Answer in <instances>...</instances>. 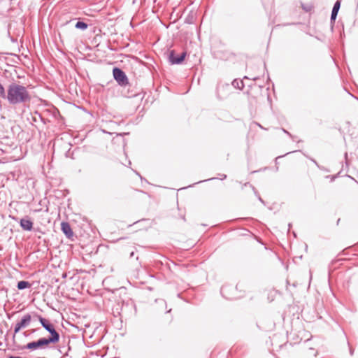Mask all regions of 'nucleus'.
I'll use <instances>...</instances> for the list:
<instances>
[{"label":"nucleus","mask_w":358,"mask_h":358,"mask_svg":"<svg viewBox=\"0 0 358 358\" xmlns=\"http://www.w3.org/2000/svg\"><path fill=\"white\" fill-rule=\"evenodd\" d=\"M31 94L27 87L20 82L13 81L8 85V94L7 101L10 105H29L31 101Z\"/></svg>","instance_id":"1"},{"label":"nucleus","mask_w":358,"mask_h":358,"mask_svg":"<svg viewBox=\"0 0 358 358\" xmlns=\"http://www.w3.org/2000/svg\"><path fill=\"white\" fill-rule=\"evenodd\" d=\"M33 318L38 320L41 326L50 334V336L47 338L52 341V344H55L59 341L60 335L55 329L54 324L50 320L36 312H33Z\"/></svg>","instance_id":"2"},{"label":"nucleus","mask_w":358,"mask_h":358,"mask_svg":"<svg viewBox=\"0 0 358 358\" xmlns=\"http://www.w3.org/2000/svg\"><path fill=\"white\" fill-rule=\"evenodd\" d=\"M51 343H52V341L45 337H43L40 338L37 341L29 342L26 345H20L17 347V349L20 350H29L30 351H35L40 349H44Z\"/></svg>","instance_id":"3"},{"label":"nucleus","mask_w":358,"mask_h":358,"mask_svg":"<svg viewBox=\"0 0 358 358\" xmlns=\"http://www.w3.org/2000/svg\"><path fill=\"white\" fill-rule=\"evenodd\" d=\"M113 76L117 84L122 87H129L128 78L125 72L119 67H114L113 69Z\"/></svg>","instance_id":"4"},{"label":"nucleus","mask_w":358,"mask_h":358,"mask_svg":"<svg viewBox=\"0 0 358 358\" xmlns=\"http://www.w3.org/2000/svg\"><path fill=\"white\" fill-rule=\"evenodd\" d=\"M33 318V313L31 314L27 313L23 315L21 320L17 322L14 327V335L17 334L22 329L26 328L29 326Z\"/></svg>","instance_id":"5"},{"label":"nucleus","mask_w":358,"mask_h":358,"mask_svg":"<svg viewBox=\"0 0 358 358\" xmlns=\"http://www.w3.org/2000/svg\"><path fill=\"white\" fill-rule=\"evenodd\" d=\"M239 286V284L236 285V287L234 288L231 285H226L222 287L220 289L221 294L227 299H234L240 297V296H238L235 294L231 293V292H234L235 290L238 289V287Z\"/></svg>","instance_id":"6"},{"label":"nucleus","mask_w":358,"mask_h":358,"mask_svg":"<svg viewBox=\"0 0 358 358\" xmlns=\"http://www.w3.org/2000/svg\"><path fill=\"white\" fill-rule=\"evenodd\" d=\"M186 52H182L180 55L176 54L175 50H171L169 55V60L171 64H180L185 60Z\"/></svg>","instance_id":"7"},{"label":"nucleus","mask_w":358,"mask_h":358,"mask_svg":"<svg viewBox=\"0 0 358 358\" xmlns=\"http://www.w3.org/2000/svg\"><path fill=\"white\" fill-rule=\"evenodd\" d=\"M61 230L63 234L68 238H70L73 236V232L71 227V225L67 222H62L61 224Z\"/></svg>","instance_id":"8"},{"label":"nucleus","mask_w":358,"mask_h":358,"mask_svg":"<svg viewBox=\"0 0 358 358\" xmlns=\"http://www.w3.org/2000/svg\"><path fill=\"white\" fill-rule=\"evenodd\" d=\"M20 226L23 230L30 231L33 229V222L27 218H22L20 220Z\"/></svg>","instance_id":"9"},{"label":"nucleus","mask_w":358,"mask_h":358,"mask_svg":"<svg viewBox=\"0 0 358 358\" xmlns=\"http://www.w3.org/2000/svg\"><path fill=\"white\" fill-rule=\"evenodd\" d=\"M31 286V283L26 280L19 281L17 284V288L19 290H22V289L30 288Z\"/></svg>","instance_id":"10"},{"label":"nucleus","mask_w":358,"mask_h":358,"mask_svg":"<svg viewBox=\"0 0 358 358\" xmlns=\"http://www.w3.org/2000/svg\"><path fill=\"white\" fill-rule=\"evenodd\" d=\"M130 307L131 308L134 309L136 312V306L134 304V302L132 300H128L127 301H122V311H124V308Z\"/></svg>","instance_id":"11"},{"label":"nucleus","mask_w":358,"mask_h":358,"mask_svg":"<svg viewBox=\"0 0 358 358\" xmlns=\"http://www.w3.org/2000/svg\"><path fill=\"white\" fill-rule=\"evenodd\" d=\"M232 86L238 90H242L244 87V83L242 80L234 79L231 83Z\"/></svg>","instance_id":"12"},{"label":"nucleus","mask_w":358,"mask_h":358,"mask_svg":"<svg viewBox=\"0 0 358 358\" xmlns=\"http://www.w3.org/2000/svg\"><path fill=\"white\" fill-rule=\"evenodd\" d=\"M8 94V86L7 87V90H5L3 85L0 83V97L7 101Z\"/></svg>","instance_id":"13"},{"label":"nucleus","mask_w":358,"mask_h":358,"mask_svg":"<svg viewBox=\"0 0 358 358\" xmlns=\"http://www.w3.org/2000/svg\"><path fill=\"white\" fill-rule=\"evenodd\" d=\"M75 27L78 29L85 31L87 29L88 24L86 22H85L84 21L79 20L76 23Z\"/></svg>","instance_id":"14"},{"label":"nucleus","mask_w":358,"mask_h":358,"mask_svg":"<svg viewBox=\"0 0 358 358\" xmlns=\"http://www.w3.org/2000/svg\"><path fill=\"white\" fill-rule=\"evenodd\" d=\"M301 6L302 9L305 12H307V13L311 11L312 9L313 8V5L310 4V3H301Z\"/></svg>","instance_id":"15"},{"label":"nucleus","mask_w":358,"mask_h":358,"mask_svg":"<svg viewBox=\"0 0 358 358\" xmlns=\"http://www.w3.org/2000/svg\"><path fill=\"white\" fill-rule=\"evenodd\" d=\"M340 8H341V1L338 0L335 2L331 11H334L335 13H338Z\"/></svg>","instance_id":"16"},{"label":"nucleus","mask_w":358,"mask_h":358,"mask_svg":"<svg viewBox=\"0 0 358 358\" xmlns=\"http://www.w3.org/2000/svg\"><path fill=\"white\" fill-rule=\"evenodd\" d=\"M337 15H338L337 13H335L334 11H331L330 21H331V28L332 29H333L334 24L335 22V20H336V19L337 17Z\"/></svg>","instance_id":"17"},{"label":"nucleus","mask_w":358,"mask_h":358,"mask_svg":"<svg viewBox=\"0 0 358 358\" xmlns=\"http://www.w3.org/2000/svg\"><path fill=\"white\" fill-rule=\"evenodd\" d=\"M224 87L228 88V87H229V84H225V85H223L222 86H219L217 87V96L218 99H223V97L220 96V91L221 88H224Z\"/></svg>","instance_id":"18"},{"label":"nucleus","mask_w":358,"mask_h":358,"mask_svg":"<svg viewBox=\"0 0 358 358\" xmlns=\"http://www.w3.org/2000/svg\"><path fill=\"white\" fill-rule=\"evenodd\" d=\"M247 186H249L252 189V191L254 192L255 194H257V190L255 188L254 186H252L251 184H250V182H245L243 185L242 186V189H243L244 187H247Z\"/></svg>","instance_id":"19"},{"label":"nucleus","mask_w":358,"mask_h":358,"mask_svg":"<svg viewBox=\"0 0 358 358\" xmlns=\"http://www.w3.org/2000/svg\"><path fill=\"white\" fill-rule=\"evenodd\" d=\"M307 158H308L311 162H313L315 165L319 169H322V166H320V164H318V163L313 159V158H311L310 157H308L307 155H306L305 154H303Z\"/></svg>","instance_id":"20"},{"label":"nucleus","mask_w":358,"mask_h":358,"mask_svg":"<svg viewBox=\"0 0 358 358\" xmlns=\"http://www.w3.org/2000/svg\"><path fill=\"white\" fill-rule=\"evenodd\" d=\"M193 20V16L192 15H188L187 17L185 18V22L188 24H192Z\"/></svg>","instance_id":"21"},{"label":"nucleus","mask_w":358,"mask_h":358,"mask_svg":"<svg viewBox=\"0 0 358 358\" xmlns=\"http://www.w3.org/2000/svg\"><path fill=\"white\" fill-rule=\"evenodd\" d=\"M137 94H138L137 92H133L128 91V93L126 95V96H127V97H134V96H136Z\"/></svg>","instance_id":"22"},{"label":"nucleus","mask_w":358,"mask_h":358,"mask_svg":"<svg viewBox=\"0 0 358 358\" xmlns=\"http://www.w3.org/2000/svg\"><path fill=\"white\" fill-rule=\"evenodd\" d=\"M149 222V220L143 219V220H138V221L134 222V224H140V223H142V222Z\"/></svg>","instance_id":"23"},{"label":"nucleus","mask_w":358,"mask_h":358,"mask_svg":"<svg viewBox=\"0 0 358 358\" xmlns=\"http://www.w3.org/2000/svg\"><path fill=\"white\" fill-rule=\"evenodd\" d=\"M282 131L284 133L287 134L288 136H289L292 138H294V136L289 132L287 131V130H285V129H282Z\"/></svg>","instance_id":"24"},{"label":"nucleus","mask_w":358,"mask_h":358,"mask_svg":"<svg viewBox=\"0 0 358 358\" xmlns=\"http://www.w3.org/2000/svg\"><path fill=\"white\" fill-rule=\"evenodd\" d=\"M344 156H345V164H346V166H348V152H345Z\"/></svg>","instance_id":"25"},{"label":"nucleus","mask_w":358,"mask_h":358,"mask_svg":"<svg viewBox=\"0 0 358 358\" xmlns=\"http://www.w3.org/2000/svg\"><path fill=\"white\" fill-rule=\"evenodd\" d=\"M220 180H224L227 178V175H225V174H220Z\"/></svg>","instance_id":"26"},{"label":"nucleus","mask_w":358,"mask_h":358,"mask_svg":"<svg viewBox=\"0 0 358 358\" xmlns=\"http://www.w3.org/2000/svg\"><path fill=\"white\" fill-rule=\"evenodd\" d=\"M336 176H327V178H331V181H334L336 178Z\"/></svg>","instance_id":"27"},{"label":"nucleus","mask_w":358,"mask_h":358,"mask_svg":"<svg viewBox=\"0 0 358 358\" xmlns=\"http://www.w3.org/2000/svg\"><path fill=\"white\" fill-rule=\"evenodd\" d=\"M255 195L258 197V199L262 202V203H264V201L262 200V199L260 197V196L258 194V193L257 192V194H255Z\"/></svg>","instance_id":"28"},{"label":"nucleus","mask_w":358,"mask_h":358,"mask_svg":"<svg viewBox=\"0 0 358 358\" xmlns=\"http://www.w3.org/2000/svg\"><path fill=\"white\" fill-rule=\"evenodd\" d=\"M217 178H209L208 180H202V182H205V181H208V180H215ZM199 182H201V181H199L197 183H199Z\"/></svg>","instance_id":"29"},{"label":"nucleus","mask_w":358,"mask_h":358,"mask_svg":"<svg viewBox=\"0 0 358 358\" xmlns=\"http://www.w3.org/2000/svg\"><path fill=\"white\" fill-rule=\"evenodd\" d=\"M350 354L351 356L353 355V354H354V349H352L351 348H350Z\"/></svg>","instance_id":"30"},{"label":"nucleus","mask_w":358,"mask_h":358,"mask_svg":"<svg viewBox=\"0 0 358 358\" xmlns=\"http://www.w3.org/2000/svg\"><path fill=\"white\" fill-rule=\"evenodd\" d=\"M134 256V252H131L129 255L130 258L133 257Z\"/></svg>","instance_id":"31"},{"label":"nucleus","mask_w":358,"mask_h":358,"mask_svg":"<svg viewBox=\"0 0 358 358\" xmlns=\"http://www.w3.org/2000/svg\"><path fill=\"white\" fill-rule=\"evenodd\" d=\"M321 170H322V171H328V170H327V169H325L324 167H323V166H322V169H321Z\"/></svg>","instance_id":"32"},{"label":"nucleus","mask_w":358,"mask_h":358,"mask_svg":"<svg viewBox=\"0 0 358 358\" xmlns=\"http://www.w3.org/2000/svg\"><path fill=\"white\" fill-rule=\"evenodd\" d=\"M257 77H255V78H252V80H257Z\"/></svg>","instance_id":"33"},{"label":"nucleus","mask_w":358,"mask_h":358,"mask_svg":"<svg viewBox=\"0 0 358 358\" xmlns=\"http://www.w3.org/2000/svg\"><path fill=\"white\" fill-rule=\"evenodd\" d=\"M282 157V156H278V157H276L275 160H277L278 158H280Z\"/></svg>","instance_id":"34"},{"label":"nucleus","mask_w":358,"mask_h":358,"mask_svg":"<svg viewBox=\"0 0 358 358\" xmlns=\"http://www.w3.org/2000/svg\"><path fill=\"white\" fill-rule=\"evenodd\" d=\"M36 331V329H33V330L31 331V332H32V333H34Z\"/></svg>","instance_id":"35"},{"label":"nucleus","mask_w":358,"mask_h":358,"mask_svg":"<svg viewBox=\"0 0 358 358\" xmlns=\"http://www.w3.org/2000/svg\"><path fill=\"white\" fill-rule=\"evenodd\" d=\"M66 274L63 275V278H66Z\"/></svg>","instance_id":"36"}]
</instances>
